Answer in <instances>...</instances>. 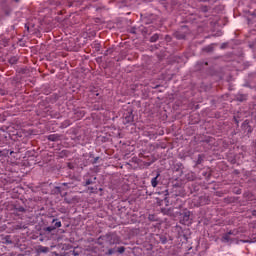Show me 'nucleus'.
Here are the masks:
<instances>
[{
    "mask_svg": "<svg viewBox=\"0 0 256 256\" xmlns=\"http://www.w3.org/2000/svg\"><path fill=\"white\" fill-rule=\"evenodd\" d=\"M99 158H95V160H94V163H97V160H98Z\"/></svg>",
    "mask_w": 256,
    "mask_h": 256,
    "instance_id": "24",
    "label": "nucleus"
},
{
    "mask_svg": "<svg viewBox=\"0 0 256 256\" xmlns=\"http://www.w3.org/2000/svg\"><path fill=\"white\" fill-rule=\"evenodd\" d=\"M203 163V155L199 154L197 159V165H201Z\"/></svg>",
    "mask_w": 256,
    "mask_h": 256,
    "instance_id": "16",
    "label": "nucleus"
},
{
    "mask_svg": "<svg viewBox=\"0 0 256 256\" xmlns=\"http://www.w3.org/2000/svg\"><path fill=\"white\" fill-rule=\"evenodd\" d=\"M14 153V151L9 152L7 149L0 150V157H7L8 155H13Z\"/></svg>",
    "mask_w": 256,
    "mask_h": 256,
    "instance_id": "6",
    "label": "nucleus"
},
{
    "mask_svg": "<svg viewBox=\"0 0 256 256\" xmlns=\"http://www.w3.org/2000/svg\"><path fill=\"white\" fill-rule=\"evenodd\" d=\"M9 63H10L11 65H15V64L17 63V58H16V57L10 58Z\"/></svg>",
    "mask_w": 256,
    "mask_h": 256,
    "instance_id": "17",
    "label": "nucleus"
},
{
    "mask_svg": "<svg viewBox=\"0 0 256 256\" xmlns=\"http://www.w3.org/2000/svg\"><path fill=\"white\" fill-rule=\"evenodd\" d=\"M15 1H16V3L19 2V0H15Z\"/></svg>",
    "mask_w": 256,
    "mask_h": 256,
    "instance_id": "25",
    "label": "nucleus"
},
{
    "mask_svg": "<svg viewBox=\"0 0 256 256\" xmlns=\"http://www.w3.org/2000/svg\"><path fill=\"white\" fill-rule=\"evenodd\" d=\"M177 37H178V39H185V34H180V36L177 35Z\"/></svg>",
    "mask_w": 256,
    "mask_h": 256,
    "instance_id": "20",
    "label": "nucleus"
},
{
    "mask_svg": "<svg viewBox=\"0 0 256 256\" xmlns=\"http://www.w3.org/2000/svg\"><path fill=\"white\" fill-rule=\"evenodd\" d=\"M36 251L37 253H49V247L40 245Z\"/></svg>",
    "mask_w": 256,
    "mask_h": 256,
    "instance_id": "5",
    "label": "nucleus"
},
{
    "mask_svg": "<svg viewBox=\"0 0 256 256\" xmlns=\"http://www.w3.org/2000/svg\"><path fill=\"white\" fill-rule=\"evenodd\" d=\"M115 253V249L111 248L108 250V255H113Z\"/></svg>",
    "mask_w": 256,
    "mask_h": 256,
    "instance_id": "19",
    "label": "nucleus"
},
{
    "mask_svg": "<svg viewBox=\"0 0 256 256\" xmlns=\"http://www.w3.org/2000/svg\"><path fill=\"white\" fill-rule=\"evenodd\" d=\"M88 189L93 193V187H89Z\"/></svg>",
    "mask_w": 256,
    "mask_h": 256,
    "instance_id": "23",
    "label": "nucleus"
},
{
    "mask_svg": "<svg viewBox=\"0 0 256 256\" xmlns=\"http://www.w3.org/2000/svg\"><path fill=\"white\" fill-rule=\"evenodd\" d=\"M149 219H151V216H149Z\"/></svg>",
    "mask_w": 256,
    "mask_h": 256,
    "instance_id": "26",
    "label": "nucleus"
},
{
    "mask_svg": "<svg viewBox=\"0 0 256 256\" xmlns=\"http://www.w3.org/2000/svg\"><path fill=\"white\" fill-rule=\"evenodd\" d=\"M204 51H206L207 53H211V51H213V46L212 45L206 46L204 48Z\"/></svg>",
    "mask_w": 256,
    "mask_h": 256,
    "instance_id": "15",
    "label": "nucleus"
},
{
    "mask_svg": "<svg viewBox=\"0 0 256 256\" xmlns=\"http://www.w3.org/2000/svg\"><path fill=\"white\" fill-rule=\"evenodd\" d=\"M133 121V115H129L125 117L124 123H131Z\"/></svg>",
    "mask_w": 256,
    "mask_h": 256,
    "instance_id": "14",
    "label": "nucleus"
},
{
    "mask_svg": "<svg viewBox=\"0 0 256 256\" xmlns=\"http://www.w3.org/2000/svg\"><path fill=\"white\" fill-rule=\"evenodd\" d=\"M189 217H191V212L186 210V211L183 213V219H182V221H184V223H187V221H189Z\"/></svg>",
    "mask_w": 256,
    "mask_h": 256,
    "instance_id": "9",
    "label": "nucleus"
},
{
    "mask_svg": "<svg viewBox=\"0 0 256 256\" xmlns=\"http://www.w3.org/2000/svg\"><path fill=\"white\" fill-rule=\"evenodd\" d=\"M2 243H4L5 245H11L13 243V241L11 240V236L7 235L3 238Z\"/></svg>",
    "mask_w": 256,
    "mask_h": 256,
    "instance_id": "10",
    "label": "nucleus"
},
{
    "mask_svg": "<svg viewBox=\"0 0 256 256\" xmlns=\"http://www.w3.org/2000/svg\"><path fill=\"white\" fill-rule=\"evenodd\" d=\"M85 117V111L84 110H78L75 113V119L79 121V119H83Z\"/></svg>",
    "mask_w": 256,
    "mask_h": 256,
    "instance_id": "4",
    "label": "nucleus"
},
{
    "mask_svg": "<svg viewBox=\"0 0 256 256\" xmlns=\"http://www.w3.org/2000/svg\"><path fill=\"white\" fill-rule=\"evenodd\" d=\"M231 235H233V232H228L222 236V243H231L233 241V238H231Z\"/></svg>",
    "mask_w": 256,
    "mask_h": 256,
    "instance_id": "2",
    "label": "nucleus"
},
{
    "mask_svg": "<svg viewBox=\"0 0 256 256\" xmlns=\"http://www.w3.org/2000/svg\"><path fill=\"white\" fill-rule=\"evenodd\" d=\"M52 223H54V225L44 228V231L51 233V232L55 231V229H59V227L62 226L61 221H59L58 219H53Z\"/></svg>",
    "mask_w": 256,
    "mask_h": 256,
    "instance_id": "1",
    "label": "nucleus"
},
{
    "mask_svg": "<svg viewBox=\"0 0 256 256\" xmlns=\"http://www.w3.org/2000/svg\"><path fill=\"white\" fill-rule=\"evenodd\" d=\"M146 165H147V167H149V166L153 165V162H147Z\"/></svg>",
    "mask_w": 256,
    "mask_h": 256,
    "instance_id": "21",
    "label": "nucleus"
},
{
    "mask_svg": "<svg viewBox=\"0 0 256 256\" xmlns=\"http://www.w3.org/2000/svg\"><path fill=\"white\" fill-rule=\"evenodd\" d=\"M118 253H120V254L125 253V247H123V246L118 247Z\"/></svg>",
    "mask_w": 256,
    "mask_h": 256,
    "instance_id": "18",
    "label": "nucleus"
},
{
    "mask_svg": "<svg viewBox=\"0 0 256 256\" xmlns=\"http://www.w3.org/2000/svg\"><path fill=\"white\" fill-rule=\"evenodd\" d=\"M161 174H157L156 175V177H154V178H152V180H151V185H152V187H157V185H159V181H157V179H159V176H160Z\"/></svg>",
    "mask_w": 256,
    "mask_h": 256,
    "instance_id": "8",
    "label": "nucleus"
},
{
    "mask_svg": "<svg viewBox=\"0 0 256 256\" xmlns=\"http://www.w3.org/2000/svg\"><path fill=\"white\" fill-rule=\"evenodd\" d=\"M14 215H19V213H25V207L23 206H15L13 209H12Z\"/></svg>",
    "mask_w": 256,
    "mask_h": 256,
    "instance_id": "3",
    "label": "nucleus"
},
{
    "mask_svg": "<svg viewBox=\"0 0 256 256\" xmlns=\"http://www.w3.org/2000/svg\"><path fill=\"white\" fill-rule=\"evenodd\" d=\"M109 243L110 245H119V237L111 236Z\"/></svg>",
    "mask_w": 256,
    "mask_h": 256,
    "instance_id": "7",
    "label": "nucleus"
},
{
    "mask_svg": "<svg viewBox=\"0 0 256 256\" xmlns=\"http://www.w3.org/2000/svg\"><path fill=\"white\" fill-rule=\"evenodd\" d=\"M60 136L58 134H51L48 136V141H59Z\"/></svg>",
    "mask_w": 256,
    "mask_h": 256,
    "instance_id": "11",
    "label": "nucleus"
},
{
    "mask_svg": "<svg viewBox=\"0 0 256 256\" xmlns=\"http://www.w3.org/2000/svg\"><path fill=\"white\" fill-rule=\"evenodd\" d=\"M252 215H253L254 217H256V210H254V211L252 212Z\"/></svg>",
    "mask_w": 256,
    "mask_h": 256,
    "instance_id": "22",
    "label": "nucleus"
},
{
    "mask_svg": "<svg viewBox=\"0 0 256 256\" xmlns=\"http://www.w3.org/2000/svg\"><path fill=\"white\" fill-rule=\"evenodd\" d=\"M96 179H97L96 177H94L93 179H91V178L90 179H86L85 180V184H84L85 187H87V185H93V183H95Z\"/></svg>",
    "mask_w": 256,
    "mask_h": 256,
    "instance_id": "12",
    "label": "nucleus"
},
{
    "mask_svg": "<svg viewBox=\"0 0 256 256\" xmlns=\"http://www.w3.org/2000/svg\"><path fill=\"white\" fill-rule=\"evenodd\" d=\"M150 41L151 43L159 41V34H154L153 36H151Z\"/></svg>",
    "mask_w": 256,
    "mask_h": 256,
    "instance_id": "13",
    "label": "nucleus"
}]
</instances>
